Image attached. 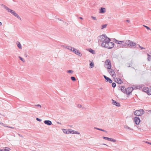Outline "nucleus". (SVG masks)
Returning <instances> with one entry per match:
<instances>
[{"instance_id":"16","label":"nucleus","mask_w":151,"mask_h":151,"mask_svg":"<svg viewBox=\"0 0 151 151\" xmlns=\"http://www.w3.org/2000/svg\"><path fill=\"white\" fill-rule=\"evenodd\" d=\"M16 44L17 45V47L19 49H22V46L21 45V44L19 42L17 41L16 42Z\"/></svg>"},{"instance_id":"28","label":"nucleus","mask_w":151,"mask_h":151,"mask_svg":"<svg viewBox=\"0 0 151 151\" xmlns=\"http://www.w3.org/2000/svg\"><path fill=\"white\" fill-rule=\"evenodd\" d=\"M107 26V24H105L102 25L101 27V29H103L104 28H106Z\"/></svg>"},{"instance_id":"20","label":"nucleus","mask_w":151,"mask_h":151,"mask_svg":"<svg viewBox=\"0 0 151 151\" xmlns=\"http://www.w3.org/2000/svg\"><path fill=\"white\" fill-rule=\"evenodd\" d=\"M0 5L2 6L5 9H6L7 11L9 9V8L7 6H6V5H4L3 4H0Z\"/></svg>"},{"instance_id":"30","label":"nucleus","mask_w":151,"mask_h":151,"mask_svg":"<svg viewBox=\"0 0 151 151\" xmlns=\"http://www.w3.org/2000/svg\"><path fill=\"white\" fill-rule=\"evenodd\" d=\"M121 90L124 93L125 92V89H124V87H122L121 88Z\"/></svg>"},{"instance_id":"1","label":"nucleus","mask_w":151,"mask_h":151,"mask_svg":"<svg viewBox=\"0 0 151 151\" xmlns=\"http://www.w3.org/2000/svg\"><path fill=\"white\" fill-rule=\"evenodd\" d=\"M97 39L99 43L102 42L101 46L103 47L110 49L114 47V43L111 42L110 39L105 35L99 36L98 37Z\"/></svg>"},{"instance_id":"44","label":"nucleus","mask_w":151,"mask_h":151,"mask_svg":"<svg viewBox=\"0 0 151 151\" xmlns=\"http://www.w3.org/2000/svg\"><path fill=\"white\" fill-rule=\"evenodd\" d=\"M144 26L147 29H150V28L149 27L145 25H144Z\"/></svg>"},{"instance_id":"37","label":"nucleus","mask_w":151,"mask_h":151,"mask_svg":"<svg viewBox=\"0 0 151 151\" xmlns=\"http://www.w3.org/2000/svg\"><path fill=\"white\" fill-rule=\"evenodd\" d=\"M103 138L106 140H108L109 137H103Z\"/></svg>"},{"instance_id":"47","label":"nucleus","mask_w":151,"mask_h":151,"mask_svg":"<svg viewBox=\"0 0 151 151\" xmlns=\"http://www.w3.org/2000/svg\"><path fill=\"white\" fill-rule=\"evenodd\" d=\"M139 47L142 49H144V47H141V46H140V45H139Z\"/></svg>"},{"instance_id":"13","label":"nucleus","mask_w":151,"mask_h":151,"mask_svg":"<svg viewBox=\"0 0 151 151\" xmlns=\"http://www.w3.org/2000/svg\"><path fill=\"white\" fill-rule=\"evenodd\" d=\"M112 104L117 106H120V104L118 102L112 100Z\"/></svg>"},{"instance_id":"57","label":"nucleus","mask_w":151,"mask_h":151,"mask_svg":"<svg viewBox=\"0 0 151 151\" xmlns=\"http://www.w3.org/2000/svg\"><path fill=\"white\" fill-rule=\"evenodd\" d=\"M150 54L151 55V53H150Z\"/></svg>"},{"instance_id":"11","label":"nucleus","mask_w":151,"mask_h":151,"mask_svg":"<svg viewBox=\"0 0 151 151\" xmlns=\"http://www.w3.org/2000/svg\"><path fill=\"white\" fill-rule=\"evenodd\" d=\"M104 77L106 81V82H109L110 83H111L112 82V81L109 78L106 77L105 75H104Z\"/></svg>"},{"instance_id":"45","label":"nucleus","mask_w":151,"mask_h":151,"mask_svg":"<svg viewBox=\"0 0 151 151\" xmlns=\"http://www.w3.org/2000/svg\"><path fill=\"white\" fill-rule=\"evenodd\" d=\"M18 134L20 137H22V138H23L24 137L22 135H21V134Z\"/></svg>"},{"instance_id":"10","label":"nucleus","mask_w":151,"mask_h":151,"mask_svg":"<svg viewBox=\"0 0 151 151\" xmlns=\"http://www.w3.org/2000/svg\"><path fill=\"white\" fill-rule=\"evenodd\" d=\"M130 43L129 44V48H131L133 47L136 46V44L134 42L131 40H130Z\"/></svg>"},{"instance_id":"7","label":"nucleus","mask_w":151,"mask_h":151,"mask_svg":"<svg viewBox=\"0 0 151 151\" xmlns=\"http://www.w3.org/2000/svg\"><path fill=\"white\" fill-rule=\"evenodd\" d=\"M72 52L79 56L81 57L82 56V54L80 51L75 48L73 49Z\"/></svg>"},{"instance_id":"22","label":"nucleus","mask_w":151,"mask_h":151,"mask_svg":"<svg viewBox=\"0 0 151 151\" xmlns=\"http://www.w3.org/2000/svg\"><path fill=\"white\" fill-rule=\"evenodd\" d=\"M147 59L148 61H150L151 60V55H150L148 53H147Z\"/></svg>"},{"instance_id":"51","label":"nucleus","mask_w":151,"mask_h":151,"mask_svg":"<svg viewBox=\"0 0 151 151\" xmlns=\"http://www.w3.org/2000/svg\"><path fill=\"white\" fill-rule=\"evenodd\" d=\"M126 21H127V22H130V21H129V20H126Z\"/></svg>"},{"instance_id":"38","label":"nucleus","mask_w":151,"mask_h":151,"mask_svg":"<svg viewBox=\"0 0 151 151\" xmlns=\"http://www.w3.org/2000/svg\"><path fill=\"white\" fill-rule=\"evenodd\" d=\"M0 124L3 125V126L5 127L6 125L5 124H4L2 122H0Z\"/></svg>"},{"instance_id":"19","label":"nucleus","mask_w":151,"mask_h":151,"mask_svg":"<svg viewBox=\"0 0 151 151\" xmlns=\"http://www.w3.org/2000/svg\"><path fill=\"white\" fill-rule=\"evenodd\" d=\"M9 149H10L9 148L7 147H6L4 150H0V151H9Z\"/></svg>"},{"instance_id":"2","label":"nucleus","mask_w":151,"mask_h":151,"mask_svg":"<svg viewBox=\"0 0 151 151\" xmlns=\"http://www.w3.org/2000/svg\"><path fill=\"white\" fill-rule=\"evenodd\" d=\"M130 40H127L123 41H118L116 39L114 40V42L116 43L121 45V47H129Z\"/></svg>"},{"instance_id":"5","label":"nucleus","mask_w":151,"mask_h":151,"mask_svg":"<svg viewBox=\"0 0 151 151\" xmlns=\"http://www.w3.org/2000/svg\"><path fill=\"white\" fill-rule=\"evenodd\" d=\"M105 68L108 69H110L111 68V61L109 59H107L105 63Z\"/></svg>"},{"instance_id":"29","label":"nucleus","mask_w":151,"mask_h":151,"mask_svg":"<svg viewBox=\"0 0 151 151\" xmlns=\"http://www.w3.org/2000/svg\"><path fill=\"white\" fill-rule=\"evenodd\" d=\"M124 127L126 129H129L131 130H133V129L130 128L128 126L125 125L124 126Z\"/></svg>"},{"instance_id":"52","label":"nucleus","mask_w":151,"mask_h":151,"mask_svg":"<svg viewBox=\"0 0 151 151\" xmlns=\"http://www.w3.org/2000/svg\"><path fill=\"white\" fill-rule=\"evenodd\" d=\"M2 25V23L0 22V26Z\"/></svg>"},{"instance_id":"17","label":"nucleus","mask_w":151,"mask_h":151,"mask_svg":"<svg viewBox=\"0 0 151 151\" xmlns=\"http://www.w3.org/2000/svg\"><path fill=\"white\" fill-rule=\"evenodd\" d=\"M7 11L8 12L11 13L13 15L15 13H16V12L14 11L12 9H10L9 8V9H8V10H7Z\"/></svg>"},{"instance_id":"36","label":"nucleus","mask_w":151,"mask_h":151,"mask_svg":"<svg viewBox=\"0 0 151 151\" xmlns=\"http://www.w3.org/2000/svg\"><path fill=\"white\" fill-rule=\"evenodd\" d=\"M112 86L114 88L116 86V84L115 83H113L112 84Z\"/></svg>"},{"instance_id":"49","label":"nucleus","mask_w":151,"mask_h":151,"mask_svg":"<svg viewBox=\"0 0 151 151\" xmlns=\"http://www.w3.org/2000/svg\"><path fill=\"white\" fill-rule=\"evenodd\" d=\"M146 142V143H148V144H150V145H151V143H150V142H147H147Z\"/></svg>"},{"instance_id":"14","label":"nucleus","mask_w":151,"mask_h":151,"mask_svg":"<svg viewBox=\"0 0 151 151\" xmlns=\"http://www.w3.org/2000/svg\"><path fill=\"white\" fill-rule=\"evenodd\" d=\"M65 48L68 49V50H70L72 52V50H73V49H74V48L73 47L70 46H66L65 47Z\"/></svg>"},{"instance_id":"9","label":"nucleus","mask_w":151,"mask_h":151,"mask_svg":"<svg viewBox=\"0 0 151 151\" xmlns=\"http://www.w3.org/2000/svg\"><path fill=\"white\" fill-rule=\"evenodd\" d=\"M108 69V71L110 74L113 77H114L115 76V73L114 70L111 68Z\"/></svg>"},{"instance_id":"34","label":"nucleus","mask_w":151,"mask_h":151,"mask_svg":"<svg viewBox=\"0 0 151 151\" xmlns=\"http://www.w3.org/2000/svg\"><path fill=\"white\" fill-rule=\"evenodd\" d=\"M70 78L73 81H75L76 80V79L74 77L72 76L70 77Z\"/></svg>"},{"instance_id":"18","label":"nucleus","mask_w":151,"mask_h":151,"mask_svg":"<svg viewBox=\"0 0 151 151\" xmlns=\"http://www.w3.org/2000/svg\"><path fill=\"white\" fill-rule=\"evenodd\" d=\"M142 90L148 94V92L149 91V88L148 87H144L143 88Z\"/></svg>"},{"instance_id":"40","label":"nucleus","mask_w":151,"mask_h":151,"mask_svg":"<svg viewBox=\"0 0 151 151\" xmlns=\"http://www.w3.org/2000/svg\"><path fill=\"white\" fill-rule=\"evenodd\" d=\"M36 119L37 121H39V122H41V121H42V119H40L38 118H37Z\"/></svg>"},{"instance_id":"50","label":"nucleus","mask_w":151,"mask_h":151,"mask_svg":"<svg viewBox=\"0 0 151 151\" xmlns=\"http://www.w3.org/2000/svg\"><path fill=\"white\" fill-rule=\"evenodd\" d=\"M57 123L58 124H61L59 122H57Z\"/></svg>"},{"instance_id":"54","label":"nucleus","mask_w":151,"mask_h":151,"mask_svg":"<svg viewBox=\"0 0 151 151\" xmlns=\"http://www.w3.org/2000/svg\"><path fill=\"white\" fill-rule=\"evenodd\" d=\"M103 145H106V146H108V145H106V144H103Z\"/></svg>"},{"instance_id":"55","label":"nucleus","mask_w":151,"mask_h":151,"mask_svg":"<svg viewBox=\"0 0 151 151\" xmlns=\"http://www.w3.org/2000/svg\"><path fill=\"white\" fill-rule=\"evenodd\" d=\"M100 89H103V88H100Z\"/></svg>"},{"instance_id":"4","label":"nucleus","mask_w":151,"mask_h":151,"mask_svg":"<svg viewBox=\"0 0 151 151\" xmlns=\"http://www.w3.org/2000/svg\"><path fill=\"white\" fill-rule=\"evenodd\" d=\"M144 113L145 111L142 109L137 110L134 111V115L136 116H141L144 114Z\"/></svg>"},{"instance_id":"41","label":"nucleus","mask_w":151,"mask_h":151,"mask_svg":"<svg viewBox=\"0 0 151 151\" xmlns=\"http://www.w3.org/2000/svg\"><path fill=\"white\" fill-rule=\"evenodd\" d=\"M5 127H8V128H9L13 129H15V128L14 127H11L10 126H6Z\"/></svg>"},{"instance_id":"3","label":"nucleus","mask_w":151,"mask_h":151,"mask_svg":"<svg viewBox=\"0 0 151 151\" xmlns=\"http://www.w3.org/2000/svg\"><path fill=\"white\" fill-rule=\"evenodd\" d=\"M143 86V85H140L136 86H133V87L128 88L126 89H125V93L127 94H129L132 92L134 89L135 88L136 89H140Z\"/></svg>"},{"instance_id":"23","label":"nucleus","mask_w":151,"mask_h":151,"mask_svg":"<svg viewBox=\"0 0 151 151\" xmlns=\"http://www.w3.org/2000/svg\"><path fill=\"white\" fill-rule=\"evenodd\" d=\"M14 16L17 17L18 19H19L20 20H21V19L20 17L16 13H15L14 14Z\"/></svg>"},{"instance_id":"53","label":"nucleus","mask_w":151,"mask_h":151,"mask_svg":"<svg viewBox=\"0 0 151 151\" xmlns=\"http://www.w3.org/2000/svg\"><path fill=\"white\" fill-rule=\"evenodd\" d=\"M79 18H80V19H83V18H82V17H79Z\"/></svg>"},{"instance_id":"56","label":"nucleus","mask_w":151,"mask_h":151,"mask_svg":"<svg viewBox=\"0 0 151 151\" xmlns=\"http://www.w3.org/2000/svg\"><path fill=\"white\" fill-rule=\"evenodd\" d=\"M149 111H150V112H151V110H150Z\"/></svg>"},{"instance_id":"12","label":"nucleus","mask_w":151,"mask_h":151,"mask_svg":"<svg viewBox=\"0 0 151 151\" xmlns=\"http://www.w3.org/2000/svg\"><path fill=\"white\" fill-rule=\"evenodd\" d=\"M44 122L45 124L48 125H50L52 124V122L50 120H45Z\"/></svg>"},{"instance_id":"31","label":"nucleus","mask_w":151,"mask_h":151,"mask_svg":"<svg viewBox=\"0 0 151 151\" xmlns=\"http://www.w3.org/2000/svg\"><path fill=\"white\" fill-rule=\"evenodd\" d=\"M148 94L150 95H151V87L149 88V91L148 92Z\"/></svg>"},{"instance_id":"8","label":"nucleus","mask_w":151,"mask_h":151,"mask_svg":"<svg viewBox=\"0 0 151 151\" xmlns=\"http://www.w3.org/2000/svg\"><path fill=\"white\" fill-rule=\"evenodd\" d=\"M133 119L134 122L136 124L138 125L139 124L140 121L139 117H134V118Z\"/></svg>"},{"instance_id":"35","label":"nucleus","mask_w":151,"mask_h":151,"mask_svg":"<svg viewBox=\"0 0 151 151\" xmlns=\"http://www.w3.org/2000/svg\"><path fill=\"white\" fill-rule=\"evenodd\" d=\"M67 72L68 73H73V71L72 70H68Z\"/></svg>"},{"instance_id":"26","label":"nucleus","mask_w":151,"mask_h":151,"mask_svg":"<svg viewBox=\"0 0 151 151\" xmlns=\"http://www.w3.org/2000/svg\"><path fill=\"white\" fill-rule=\"evenodd\" d=\"M89 51L91 53L93 54H94L95 53V51L91 49H90Z\"/></svg>"},{"instance_id":"39","label":"nucleus","mask_w":151,"mask_h":151,"mask_svg":"<svg viewBox=\"0 0 151 151\" xmlns=\"http://www.w3.org/2000/svg\"><path fill=\"white\" fill-rule=\"evenodd\" d=\"M99 130L101 131L104 132H107L106 131V130H104L101 129H99Z\"/></svg>"},{"instance_id":"46","label":"nucleus","mask_w":151,"mask_h":151,"mask_svg":"<svg viewBox=\"0 0 151 151\" xmlns=\"http://www.w3.org/2000/svg\"><path fill=\"white\" fill-rule=\"evenodd\" d=\"M81 106H82L80 104H78V107L79 108L81 107Z\"/></svg>"},{"instance_id":"42","label":"nucleus","mask_w":151,"mask_h":151,"mask_svg":"<svg viewBox=\"0 0 151 151\" xmlns=\"http://www.w3.org/2000/svg\"><path fill=\"white\" fill-rule=\"evenodd\" d=\"M91 17L93 19L95 20H96V18L95 17H93V16Z\"/></svg>"},{"instance_id":"43","label":"nucleus","mask_w":151,"mask_h":151,"mask_svg":"<svg viewBox=\"0 0 151 151\" xmlns=\"http://www.w3.org/2000/svg\"><path fill=\"white\" fill-rule=\"evenodd\" d=\"M72 134H79L78 132L77 131H74V132L73 133H72Z\"/></svg>"},{"instance_id":"6","label":"nucleus","mask_w":151,"mask_h":151,"mask_svg":"<svg viewBox=\"0 0 151 151\" xmlns=\"http://www.w3.org/2000/svg\"><path fill=\"white\" fill-rule=\"evenodd\" d=\"M62 130L64 133L66 134L73 133L74 132V130L70 129H62Z\"/></svg>"},{"instance_id":"48","label":"nucleus","mask_w":151,"mask_h":151,"mask_svg":"<svg viewBox=\"0 0 151 151\" xmlns=\"http://www.w3.org/2000/svg\"><path fill=\"white\" fill-rule=\"evenodd\" d=\"M94 128L95 129H96L98 130H99V128H97V127H94Z\"/></svg>"},{"instance_id":"21","label":"nucleus","mask_w":151,"mask_h":151,"mask_svg":"<svg viewBox=\"0 0 151 151\" xmlns=\"http://www.w3.org/2000/svg\"><path fill=\"white\" fill-rule=\"evenodd\" d=\"M37 106L38 107L37 109H39V108H40L42 107L41 106L40 104H36L34 105V107L35 108V107Z\"/></svg>"},{"instance_id":"15","label":"nucleus","mask_w":151,"mask_h":151,"mask_svg":"<svg viewBox=\"0 0 151 151\" xmlns=\"http://www.w3.org/2000/svg\"><path fill=\"white\" fill-rule=\"evenodd\" d=\"M106 9L104 8L101 7L99 12L100 13H104L106 12Z\"/></svg>"},{"instance_id":"32","label":"nucleus","mask_w":151,"mask_h":151,"mask_svg":"<svg viewBox=\"0 0 151 151\" xmlns=\"http://www.w3.org/2000/svg\"><path fill=\"white\" fill-rule=\"evenodd\" d=\"M23 62H25V60L21 57L20 56H19L18 57Z\"/></svg>"},{"instance_id":"27","label":"nucleus","mask_w":151,"mask_h":151,"mask_svg":"<svg viewBox=\"0 0 151 151\" xmlns=\"http://www.w3.org/2000/svg\"><path fill=\"white\" fill-rule=\"evenodd\" d=\"M117 83L119 84H121L123 83L122 80L120 78H118L117 80Z\"/></svg>"},{"instance_id":"33","label":"nucleus","mask_w":151,"mask_h":151,"mask_svg":"<svg viewBox=\"0 0 151 151\" xmlns=\"http://www.w3.org/2000/svg\"><path fill=\"white\" fill-rule=\"evenodd\" d=\"M90 65L91 66V68H92L94 66V64L93 63L91 62L90 63Z\"/></svg>"},{"instance_id":"24","label":"nucleus","mask_w":151,"mask_h":151,"mask_svg":"<svg viewBox=\"0 0 151 151\" xmlns=\"http://www.w3.org/2000/svg\"><path fill=\"white\" fill-rule=\"evenodd\" d=\"M14 16L17 17L18 19H19L20 20H21V19L20 17L16 13H15L14 14Z\"/></svg>"},{"instance_id":"25","label":"nucleus","mask_w":151,"mask_h":151,"mask_svg":"<svg viewBox=\"0 0 151 151\" xmlns=\"http://www.w3.org/2000/svg\"><path fill=\"white\" fill-rule=\"evenodd\" d=\"M108 139L109 140L108 141H110L113 142H116V139H112L111 138H109Z\"/></svg>"}]
</instances>
